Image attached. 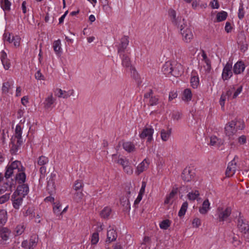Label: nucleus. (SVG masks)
Returning <instances> with one entry per match:
<instances>
[{"mask_svg":"<svg viewBox=\"0 0 249 249\" xmlns=\"http://www.w3.org/2000/svg\"><path fill=\"white\" fill-rule=\"evenodd\" d=\"M14 140H12L10 143V151L12 154H16L20 146L14 142Z\"/></svg>","mask_w":249,"mask_h":249,"instance_id":"35","label":"nucleus"},{"mask_svg":"<svg viewBox=\"0 0 249 249\" xmlns=\"http://www.w3.org/2000/svg\"><path fill=\"white\" fill-rule=\"evenodd\" d=\"M117 237V232L114 229H110L107 232V239L109 242L115 241Z\"/></svg>","mask_w":249,"mask_h":249,"instance_id":"26","label":"nucleus"},{"mask_svg":"<svg viewBox=\"0 0 249 249\" xmlns=\"http://www.w3.org/2000/svg\"><path fill=\"white\" fill-rule=\"evenodd\" d=\"M129 69L131 71L132 77L135 79L138 78V77H139L138 73L137 72L135 68L133 67L132 66H131V67H130V68H129Z\"/></svg>","mask_w":249,"mask_h":249,"instance_id":"54","label":"nucleus"},{"mask_svg":"<svg viewBox=\"0 0 249 249\" xmlns=\"http://www.w3.org/2000/svg\"><path fill=\"white\" fill-rule=\"evenodd\" d=\"M73 94H74V90L73 89L69 90V91H66V93H65V94L64 95V98H67L73 95Z\"/></svg>","mask_w":249,"mask_h":249,"instance_id":"64","label":"nucleus"},{"mask_svg":"<svg viewBox=\"0 0 249 249\" xmlns=\"http://www.w3.org/2000/svg\"><path fill=\"white\" fill-rule=\"evenodd\" d=\"M10 193H6L0 196V204L7 202L10 198Z\"/></svg>","mask_w":249,"mask_h":249,"instance_id":"44","label":"nucleus"},{"mask_svg":"<svg viewBox=\"0 0 249 249\" xmlns=\"http://www.w3.org/2000/svg\"><path fill=\"white\" fill-rule=\"evenodd\" d=\"M169 15L173 24L177 27L181 25L182 22L183 23L185 21L184 18H182L181 16H178L177 18L176 11L173 9L169 10Z\"/></svg>","mask_w":249,"mask_h":249,"instance_id":"6","label":"nucleus"},{"mask_svg":"<svg viewBox=\"0 0 249 249\" xmlns=\"http://www.w3.org/2000/svg\"><path fill=\"white\" fill-rule=\"evenodd\" d=\"M123 146L124 149L128 152H132L135 150L134 144L130 142H124Z\"/></svg>","mask_w":249,"mask_h":249,"instance_id":"28","label":"nucleus"},{"mask_svg":"<svg viewBox=\"0 0 249 249\" xmlns=\"http://www.w3.org/2000/svg\"><path fill=\"white\" fill-rule=\"evenodd\" d=\"M129 43L128 37L124 36L121 39V43L118 48V53L120 54V56L122 55V53L124 52V50L127 48Z\"/></svg>","mask_w":249,"mask_h":249,"instance_id":"11","label":"nucleus"},{"mask_svg":"<svg viewBox=\"0 0 249 249\" xmlns=\"http://www.w3.org/2000/svg\"><path fill=\"white\" fill-rule=\"evenodd\" d=\"M237 157L236 156L234 159L230 161L228 165L227 170L226 171V175L227 177H230L232 176L235 173V171L237 170V165L236 159H237Z\"/></svg>","mask_w":249,"mask_h":249,"instance_id":"4","label":"nucleus"},{"mask_svg":"<svg viewBox=\"0 0 249 249\" xmlns=\"http://www.w3.org/2000/svg\"><path fill=\"white\" fill-rule=\"evenodd\" d=\"M180 30L183 40L187 42H190L193 38V34L191 30L188 27L186 21L178 27Z\"/></svg>","mask_w":249,"mask_h":249,"instance_id":"2","label":"nucleus"},{"mask_svg":"<svg viewBox=\"0 0 249 249\" xmlns=\"http://www.w3.org/2000/svg\"><path fill=\"white\" fill-rule=\"evenodd\" d=\"M195 176V172L191 167L185 168L181 174L182 179L186 182L190 181Z\"/></svg>","mask_w":249,"mask_h":249,"instance_id":"7","label":"nucleus"},{"mask_svg":"<svg viewBox=\"0 0 249 249\" xmlns=\"http://www.w3.org/2000/svg\"><path fill=\"white\" fill-rule=\"evenodd\" d=\"M242 86H240L239 88H238V89H236V90L234 93L233 96H232V98L233 99L236 98L237 97V96L238 95V94L241 93V92L242 91Z\"/></svg>","mask_w":249,"mask_h":249,"instance_id":"63","label":"nucleus"},{"mask_svg":"<svg viewBox=\"0 0 249 249\" xmlns=\"http://www.w3.org/2000/svg\"><path fill=\"white\" fill-rule=\"evenodd\" d=\"M174 64L171 62H166L162 68V71L165 74H171Z\"/></svg>","mask_w":249,"mask_h":249,"instance_id":"25","label":"nucleus"},{"mask_svg":"<svg viewBox=\"0 0 249 249\" xmlns=\"http://www.w3.org/2000/svg\"><path fill=\"white\" fill-rule=\"evenodd\" d=\"M210 203L208 199L205 200L203 202L202 207L199 208V212L203 214L207 213L210 209Z\"/></svg>","mask_w":249,"mask_h":249,"instance_id":"23","label":"nucleus"},{"mask_svg":"<svg viewBox=\"0 0 249 249\" xmlns=\"http://www.w3.org/2000/svg\"><path fill=\"white\" fill-rule=\"evenodd\" d=\"M228 16V14L225 11L218 12L216 15V19L217 22H220L225 20Z\"/></svg>","mask_w":249,"mask_h":249,"instance_id":"36","label":"nucleus"},{"mask_svg":"<svg viewBox=\"0 0 249 249\" xmlns=\"http://www.w3.org/2000/svg\"><path fill=\"white\" fill-rule=\"evenodd\" d=\"M20 38L18 36H12V43L13 42L15 47H18L20 45Z\"/></svg>","mask_w":249,"mask_h":249,"instance_id":"51","label":"nucleus"},{"mask_svg":"<svg viewBox=\"0 0 249 249\" xmlns=\"http://www.w3.org/2000/svg\"><path fill=\"white\" fill-rule=\"evenodd\" d=\"M239 12H238V18H240V19H242L244 18V14H245V11H244V7H243V3H240V6H239Z\"/></svg>","mask_w":249,"mask_h":249,"instance_id":"45","label":"nucleus"},{"mask_svg":"<svg viewBox=\"0 0 249 249\" xmlns=\"http://www.w3.org/2000/svg\"><path fill=\"white\" fill-rule=\"evenodd\" d=\"M11 2L9 0H3L1 2V7L4 11H9L10 9Z\"/></svg>","mask_w":249,"mask_h":249,"instance_id":"38","label":"nucleus"},{"mask_svg":"<svg viewBox=\"0 0 249 249\" xmlns=\"http://www.w3.org/2000/svg\"><path fill=\"white\" fill-rule=\"evenodd\" d=\"M29 189V186L27 184H22L18 186L17 190L14 192L18 196H19L23 197L27 195L28 194Z\"/></svg>","mask_w":249,"mask_h":249,"instance_id":"8","label":"nucleus"},{"mask_svg":"<svg viewBox=\"0 0 249 249\" xmlns=\"http://www.w3.org/2000/svg\"><path fill=\"white\" fill-rule=\"evenodd\" d=\"M49 161L48 158L45 156H40L38 158L37 163L40 166H43L47 164Z\"/></svg>","mask_w":249,"mask_h":249,"instance_id":"43","label":"nucleus"},{"mask_svg":"<svg viewBox=\"0 0 249 249\" xmlns=\"http://www.w3.org/2000/svg\"><path fill=\"white\" fill-rule=\"evenodd\" d=\"M0 59L4 69L8 70L11 65L9 59L7 58V54L4 51L1 52Z\"/></svg>","mask_w":249,"mask_h":249,"instance_id":"18","label":"nucleus"},{"mask_svg":"<svg viewBox=\"0 0 249 249\" xmlns=\"http://www.w3.org/2000/svg\"><path fill=\"white\" fill-rule=\"evenodd\" d=\"M55 99L53 98V94H51L47 98H46L44 102V107L45 108H49L51 107L52 105L54 103Z\"/></svg>","mask_w":249,"mask_h":249,"instance_id":"31","label":"nucleus"},{"mask_svg":"<svg viewBox=\"0 0 249 249\" xmlns=\"http://www.w3.org/2000/svg\"><path fill=\"white\" fill-rule=\"evenodd\" d=\"M122 65L127 68L132 66L130 58L126 54H123L122 56Z\"/></svg>","mask_w":249,"mask_h":249,"instance_id":"29","label":"nucleus"},{"mask_svg":"<svg viewBox=\"0 0 249 249\" xmlns=\"http://www.w3.org/2000/svg\"><path fill=\"white\" fill-rule=\"evenodd\" d=\"M13 186L15 187L14 181L12 179H11L10 180L9 179H6L5 178V181L3 185L0 189V195L3 194L5 192L8 190V189L11 191Z\"/></svg>","mask_w":249,"mask_h":249,"instance_id":"12","label":"nucleus"},{"mask_svg":"<svg viewBox=\"0 0 249 249\" xmlns=\"http://www.w3.org/2000/svg\"><path fill=\"white\" fill-rule=\"evenodd\" d=\"M226 95H225V94L222 93V94L221 96L220 99V105L222 107H223L225 104V101L226 99Z\"/></svg>","mask_w":249,"mask_h":249,"instance_id":"60","label":"nucleus"},{"mask_svg":"<svg viewBox=\"0 0 249 249\" xmlns=\"http://www.w3.org/2000/svg\"><path fill=\"white\" fill-rule=\"evenodd\" d=\"M35 78L37 80H44V77L43 75L41 73L40 71L38 70L36 73H35Z\"/></svg>","mask_w":249,"mask_h":249,"instance_id":"57","label":"nucleus"},{"mask_svg":"<svg viewBox=\"0 0 249 249\" xmlns=\"http://www.w3.org/2000/svg\"><path fill=\"white\" fill-rule=\"evenodd\" d=\"M111 210L109 207H106L100 212V215L103 218H107L110 214Z\"/></svg>","mask_w":249,"mask_h":249,"instance_id":"32","label":"nucleus"},{"mask_svg":"<svg viewBox=\"0 0 249 249\" xmlns=\"http://www.w3.org/2000/svg\"><path fill=\"white\" fill-rule=\"evenodd\" d=\"M56 175L54 173H51L49 179L47 183V190L50 193H52L55 191V178Z\"/></svg>","mask_w":249,"mask_h":249,"instance_id":"13","label":"nucleus"},{"mask_svg":"<svg viewBox=\"0 0 249 249\" xmlns=\"http://www.w3.org/2000/svg\"><path fill=\"white\" fill-rule=\"evenodd\" d=\"M7 220V213L5 210H0V225H4Z\"/></svg>","mask_w":249,"mask_h":249,"instance_id":"30","label":"nucleus"},{"mask_svg":"<svg viewBox=\"0 0 249 249\" xmlns=\"http://www.w3.org/2000/svg\"><path fill=\"white\" fill-rule=\"evenodd\" d=\"M23 198L22 196H18L16 194H13L11 196V200L13 206L15 209H19L22 203Z\"/></svg>","mask_w":249,"mask_h":249,"instance_id":"10","label":"nucleus"},{"mask_svg":"<svg viewBox=\"0 0 249 249\" xmlns=\"http://www.w3.org/2000/svg\"><path fill=\"white\" fill-rule=\"evenodd\" d=\"M231 212V210L230 207H227L225 209L221 207H218L216 210L217 219L219 222L224 221L230 215Z\"/></svg>","mask_w":249,"mask_h":249,"instance_id":"3","label":"nucleus"},{"mask_svg":"<svg viewBox=\"0 0 249 249\" xmlns=\"http://www.w3.org/2000/svg\"><path fill=\"white\" fill-rule=\"evenodd\" d=\"M61 205L59 204H57L53 207V210L54 213L56 215H59L60 212V207Z\"/></svg>","mask_w":249,"mask_h":249,"instance_id":"61","label":"nucleus"},{"mask_svg":"<svg viewBox=\"0 0 249 249\" xmlns=\"http://www.w3.org/2000/svg\"><path fill=\"white\" fill-rule=\"evenodd\" d=\"M114 161L121 165L124 168L127 164L129 163V160L126 159L120 158L115 160Z\"/></svg>","mask_w":249,"mask_h":249,"instance_id":"42","label":"nucleus"},{"mask_svg":"<svg viewBox=\"0 0 249 249\" xmlns=\"http://www.w3.org/2000/svg\"><path fill=\"white\" fill-rule=\"evenodd\" d=\"M149 163L147 162V160L145 159L141 163H140L137 167L136 173L137 175H140L143 172L145 169L148 166Z\"/></svg>","mask_w":249,"mask_h":249,"instance_id":"21","label":"nucleus"},{"mask_svg":"<svg viewBox=\"0 0 249 249\" xmlns=\"http://www.w3.org/2000/svg\"><path fill=\"white\" fill-rule=\"evenodd\" d=\"M237 131L235 125H226L225 127V132L227 136L230 137L234 134Z\"/></svg>","mask_w":249,"mask_h":249,"instance_id":"27","label":"nucleus"},{"mask_svg":"<svg viewBox=\"0 0 249 249\" xmlns=\"http://www.w3.org/2000/svg\"><path fill=\"white\" fill-rule=\"evenodd\" d=\"M22 128L21 125H16L15 128V138L21 137Z\"/></svg>","mask_w":249,"mask_h":249,"instance_id":"50","label":"nucleus"},{"mask_svg":"<svg viewBox=\"0 0 249 249\" xmlns=\"http://www.w3.org/2000/svg\"><path fill=\"white\" fill-rule=\"evenodd\" d=\"M188 204L187 201L184 202L178 212V215L179 217L184 216L188 208Z\"/></svg>","mask_w":249,"mask_h":249,"instance_id":"34","label":"nucleus"},{"mask_svg":"<svg viewBox=\"0 0 249 249\" xmlns=\"http://www.w3.org/2000/svg\"><path fill=\"white\" fill-rule=\"evenodd\" d=\"M245 69L244 63L240 61L236 62L233 68V71L234 74H238L242 72Z\"/></svg>","mask_w":249,"mask_h":249,"instance_id":"15","label":"nucleus"},{"mask_svg":"<svg viewBox=\"0 0 249 249\" xmlns=\"http://www.w3.org/2000/svg\"><path fill=\"white\" fill-rule=\"evenodd\" d=\"M153 133V129L146 128L143 129L142 133L140 134V137L143 139L147 137L148 141H151L152 139Z\"/></svg>","mask_w":249,"mask_h":249,"instance_id":"19","label":"nucleus"},{"mask_svg":"<svg viewBox=\"0 0 249 249\" xmlns=\"http://www.w3.org/2000/svg\"><path fill=\"white\" fill-rule=\"evenodd\" d=\"M83 196V194L81 191L78 192L74 194L73 199L76 202H78L82 199Z\"/></svg>","mask_w":249,"mask_h":249,"instance_id":"48","label":"nucleus"},{"mask_svg":"<svg viewBox=\"0 0 249 249\" xmlns=\"http://www.w3.org/2000/svg\"><path fill=\"white\" fill-rule=\"evenodd\" d=\"M124 171L128 175H131L133 173V169L131 166L130 165V163L127 164L123 168Z\"/></svg>","mask_w":249,"mask_h":249,"instance_id":"53","label":"nucleus"},{"mask_svg":"<svg viewBox=\"0 0 249 249\" xmlns=\"http://www.w3.org/2000/svg\"><path fill=\"white\" fill-rule=\"evenodd\" d=\"M53 48L56 53L58 54L61 53V42L60 39L54 41Z\"/></svg>","mask_w":249,"mask_h":249,"instance_id":"37","label":"nucleus"},{"mask_svg":"<svg viewBox=\"0 0 249 249\" xmlns=\"http://www.w3.org/2000/svg\"><path fill=\"white\" fill-rule=\"evenodd\" d=\"M210 142L209 144L211 146L220 147L223 143L221 139L218 138L216 136L212 135L210 136Z\"/></svg>","mask_w":249,"mask_h":249,"instance_id":"17","label":"nucleus"},{"mask_svg":"<svg viewBox=\"0 0 249 249\" xmlns=\"http://www.w3.org/2000/svg\"><path fill=\"white\" fill-rule=\"evenodd\" d=\"M24 226L18 225L16 228V231L18 235H20L24 231Z\"/></svg>","mask_w":249,"mask_h":249,"instance_id":"56","label":"nucleus"},{"mask_svg":"<svg viewBox=\"0 0 249 249\" xmlns=\"http://www.w3.org/2000/svg\"><path fill=\"white\" fill-rule=\"evenodd\" d=\"M171 223L168 219L164 220L160 224V227L161 229L166 230L170 227Z\"/></svg>","mask_w":249,"mask_h":249,"instance_id":"41","label":"nucleus"},{"mask_svg":"<svg viewBox=\"0 0 249 249\" xmlns=\"http://www.w3.org/2000/svg\"><path fill=\"white\" fill-rule=\"evenodd\" d=\"M199 192L198 190L192 191L187 194V198L191 201H194L196 200L197 201L199 199Z\"/></svg>","mask_w":249,"mask_h":249,"instance_id":"24","label":"nucleus"},{"mask_svg":"<svg viewBox=\"0 0 249 249\" xmlns=\"http://www.w3.org/2000/svg\"><path fill=\"white\" fill-rule=\"evenodd\" d=\"M232 63L228 62L224 66L222 73V78L224 81L229 80L232 76Z\"/></svg>","mask_w":249,"mask_h":249,"instance_id":"5","label":"nucleus"},{"mask_svg":"<svg viewBox=\"0 0 249 249\" xmlns=\"http://www.w3.org/2000/svg\"><path fill=\"white\" fill-rule=\"evenodd\" d=\"M121 204L125 208L126 210H129L130 209V202L127 198H122L121 199Z\"/></svg>","mask_w":249,"mask_h":249,"instance_id":"39","label":"nucleus"},{"mask_svg":"<svg viewBox=\"0 0 249 249\" xmlns=\"http://www.w3.org/2000/svg\"><path fill=\"white\" fill-rule=\"evenodd\" d=\"M172 132V129L167 127L166 129H162L160 131V136L161 140L164 141H167L169 138Z\"/></svg>","mask_w":249,"mask_h":249,"instance_id":"22","label":"nucleus"},{"mask_svg":"<svg viewBox=\"0 0 249 249\" xmlns=\"http://www.w3.org/2000/svg\"><path fill=\"white\" fill-rule=\"evenodd\" d=\"M99 241V234L97 232H94L92 234L91 242L92 244H96Z\"/></svg>","mask_w":249,"mask_h":249,"instance_id":"49","label":"nucleus"},{"mask_svg":"<svg viewBox=\"0 0 249 249\" xmlns=\"http://www.w3.org/2000/svg\"><path fill=\"white\" fill-rule=\"evenodd\" d=\"M24 170L21 162L15 160L7 166L4 177L6 179H9L12 175H15L16 181L19 184H24L26 178Z\"/></svg>","mask_w":249,"mask_h":249,"instance_id":"1","label":"nucleus"},{"mask_svg":"<svg viewBox=\"0 0 249 249\" xmlns=\"http://www.w3.org/2000/svg\"><path fill=\"white\" fill-rule=\"evenodd\" d=\"M65 93H66V91L62 90L60 89H56L55 91V95L59 98H64V95L65 94Z\"/></svg>","mask_w":249,"mask_h":249,"instance_id":"52","label":"nucleus"},{"mask_svg":"<svg viewBox=\"0 0 249 249\" xmlns=\"http://www.w3.org/2000/svg\"><path fill=\"white\" fill-rule=\"evenodd\" d=\"M159 102V98L155 96H151L149 100V104L150 106H153L158 104Z\"/></svg>","mask_w":249,"mask_h":249,"instance_id":"47","label":"nucleus"},{"mask_svg":"<svg viewBox=\"0 0 249 249\" xmlns=\"http://www.w3.org/2000/svg\"><path fill=\"white\" fill-rule=\"evenodd\" d=\"M173 68L172 69L171 74L175 77H178L181 75L183 72L182 66L180 64H178L175 62H173Z\"/></svg>","mask_w":249,"mask_h":249,"instance_id":"14","label":"nucleus"},{"mask_svg":"<svg viewBox=\"0 0 249 249\" xmlns=\"http://www.w3.org/2000/svg\"><path fill=\"white\" fill-rule=\"evenodd\" d=\"M11 231L6 227L0 228V237L3 241H7L9 238Z\"/></svg>","mask_w":249,"mask_h":249,"instance_id":"16","label":"nucleus"},{"mask_svg":"<svg viewBox=\"0 0 249 249\" xmlns=\"http://www.w3.org/2000/svg\"><path fill=\"white\" fill-rule=\"evenodd\" d=\"M190 83L191 84V86L194 89L196 88L199 85L198 77L197 76L192 77L190 80Z\"/></svg>","mask_w":249,"mask_h":249,"instance_id":"40","label":"nucleus"},{"mask_svg":"<svg viewBox=\"0 0 249 249\" xmlns=\"http://www.w3.org/2000/svg\"><path fill=\"white\" fill-rule=\"evenodd\" d=\"M192 224L194 227H198L200 225L201 221L198 218H195Z\"/></svg>","mask_w":249,"mask_h":249,"instance_id":"62","label":"nucleus"},{"mask_svg":"<svg viewBox=\"0 0 249 249\" xmlns=\"http://www.w3.org/2000/svg\"><path fill=\"white\" fill-rule=\"evenodd\" d=\"M192 92L190 89H186L183 91L182 99L184 101H190L192 99Z\"/></svg>","mask_w":249,"mask_h":249,"instance_id":"33","label":"nucleus"},{"mask_svg":"<svg viewBox=\"0 0 249 249\" xmlns=\"http://www.w3.org/2000/svg\"><path fill=\"white\" fill-rule=\"evenodd\" d=\"M14 82L13 81H8L4 82L2 84V92L3 94H7L10 92V90L13 88Z\"/></svg>","mask_w":249,"mask_h":249,"instance_id":"20","label":"nucleus"},{"mask_svg":"<svg viewBox=\"0 0 249 249\" xmlns=\"http://www.w3.org/2000/svg\"><path fill=\"white\" fill-rule=\"evenodd\" d=\"M83 182L81 180H77L74 183V188L76 191L80 190L83 188Z\"/></svg>","mask_w":249,"mask_h":249,"instance_id":"46","label":"nucleus"},{"mask_svg":"<svg viewBox=\"0 0 249 249\" xmlns=\"http://www.w3.org/2000/svg\"><path fill=\"white\" fill-rule=\"evenodd\" d=\"M211 7L213 9H218L219 7L217 0H213L210 3Z\"/></svg>","mask_w":249,"mask_h":249,"instance_id":"59","label":"nucleus"},{"mask_svg":"<svg viewBox=\"0 0 249 249\" xmlns=\"http://www.w3.org/2000/svg\"><path fill=\"white\" fill-rule=\"evenodd\" d=\"M237 227L241 232L245 233L249 230V226L248 222L242 217L238 218Z\"/></svg>","mask_w":249,"mask_h":249,"instance_id":"9","label":"nucleus"},{"mask_svg":"<svg viewBox=\"0 0 249 249\" xmlns=\"http://www.w3.org/2000/svg\"><path fill=\"white\" fill-rule=\"evenodd\" d=\"M39 172L40 173L39 180H40L41 178H44L45 177V174L46 172V168L44 166H42L40 168Z\"/></svg>","mask_w":249,"mask_h":249,"instance_id":"55","label":"nucleus"},{"mask_svg":"<svg viewBox=\"0 0 249 249\" xmlns=\"http://www.w3.org/2000/svg\"><path fill=\"white\" fill-rule=\"evenodd\" d=\"M178 94L176 91H172L169 93V101H171L173 99H175L177 97Z\"/></svg>","mask_w":249,"mask_h":249,"instance_id":"58","label":"nucleus"}]
</instances>
